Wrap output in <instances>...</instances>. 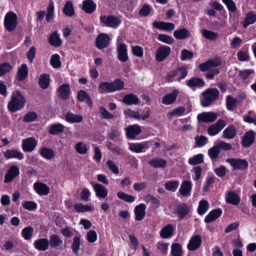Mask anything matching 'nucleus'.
<instances>
[{"instance_id": "nucleus-22", "label": "nucleus", "mask_w": 256, "mask_h": 256, "mask_svg": "<svg viewBox=\"0 0 256 256\" xmlns=\"http://www.w3.org/2000/svg\"><path fill=\"white\" fill-rule=\"evenodd\" d=\"M34 248L40 251H45L48 249L49 240L46 238H40L34 242Z\"/></svg>"}, {"instance_id": "nucleus-6", "label": "nucleus", "mask_w": 256, "mask_h": 256, "mask_svg": "<svg viewBox=\"0 0 256 256\" xmlns=\"http://www.w3.org/2000/svg\"><path fill=\"white\" fill-rule=\"evenodd\" d=\"M100 21L104 26L113 28H116L122 22L120 18L114 15L102 16Z\"/></svg>"}, {"instance_id": "nucleus-57", "label": "nucleus", "mask_w": 256, "mask_h": 256, "mask_svg": "<svg viewBox=\"0 0 256 256\" xmlns=\"http://www.w3.org/2000/svg\"><path fill=\"white\" fill-rule=\"evenodd\" d=\"M118 197L126 202H132L135 200L136 198L132 195L128 194L124 192H119L117 193Z\"/></svg>"}, {"instance_id": "nucleus-64", "label": "nucleus", "mask_w": 256, "mask_h": 256, "mask_svg": "<svg viewBox=\"0 0 256 256\" xmlns=\"http://www.w3.org/2000/svg\"><path fill=\"white\" fill-rule=\"evenodd\" d=\"M75 148L77 152L80 154H85L88 152L86 145L82 142L77 143L76 144Z\"/></svg>"}, {"instance_id": "nucleus-15", "label": "nucleus", "mask_w": 256, "mask_h": 256, "mask_svg": "<svg viewBox=\"0 0 256 256\" xmlns=\"http://www.w3.org/2000/svg\"><path fill=\"white\" fill-rule=\"evenodd\" d=\"M110 38L105 34H98L96 38V46L100 50H102L107 47L109 44Z\"/></svg>"}, {"instance_id": "nucleus-46", "label": "nucleus", "mask_w": 256, "mask_h": 256, "mask_svg": "<svg viewBox=\"0 0 256 256\" xmlns=\"http://www.w3.org/2000/svg\"><path fill=\"white\" fill-rule=\"evenodd\" d=\"M62 243V240L57 234H53L50 238L49 244L52 248H54L60 246Z\"/></svg>"}, {"instance_id": "nucleus-11", "label": "nucleus", "mask_w": 256, "mask_h": 256, "mask_svg": "<svg viewBox=\"0 0 256 256\" xmlns=\"http://www.w3.org/2000/svg\"><path fill=\"white\" fill-rule=\"evenodd\" d=\"M218 116V114L214 112H203L198 115L197 119L198 122L210 123L214 122Z\"/></svg>"}, {"instance_id": "nucleus-44", "label": "nucleus", "mask_w": 256, "mask_h": 256, "mask_svg": "<svg viewBox=\"0 0 256 256\" xmlns=\"http://www.w3.org/2000/svg\"><path fill=\"white\" fill-rule=\"evenodd\" d=\"M171 254L172 256H182L183 250L180 244L174 243L171 246Z\"/></svg>"}, {"instance_id": "nucleus-48", "label": "nucleus", "mask_w": 256, "mask_h": 256, "mask_svg": "<svg viewBox=\"0 0 256 256\" xmlns=\"http://www.w3.org/2000/svg\"><path fill=\"white\" fill-rule=\"evenodd\" d=\"M50 84V76L44 74L40 76L38 84L40 87L42 89H46L48 88Z\"/></svg>"}, {"instance_id": "nucleus-2", "label": "nucleus", "mask_w": 256, "mask_h": 256, "mask_svg": "<svg viewBox=\"0 0 256 256\" xmlns=\"http://www.w3.org/2000/svg\"><path fill=\"white\" fill-rule=\"evenodd\" d=\"M26 100L19 90H14L11 96V99L8 104V108L12 112L20 110L24 108Z\"/></svg>"}, {"instance_id": "nucleus-49", "label": "nucleus", "mask_w": 256, "mask_h": 256, "mask_svg": "<svg viewBox=\"0 0 256 256\" xmlns=\"http://www.w3.org/2000/svg\"><path fill=\"white\" fill-rule=\"evenodd\" d=\"M209 208V204L206 200H202L199 202L198 206V212L200 215H203L204 214Z\"/></svg>"}, {"instance_id": "nucleus-58", "label": "nucleus", "mask_w": 256, "mask_h": 256, "mask_svg": "<svg viewBox=\"0 0 256 256\" xmlns=\"http://www.w3.org/2000/svg\"><path fill=\"white\" fill-rule=\"evenodd\" d=\"M34 233V228L28 226L24 228L22 231V235L26 240H30Z\"/></svg>"}, {"instance_id": "nucleus-52", "label": "nucleus", "mask_w": 256, "mask_h": 256, "mask_svg": "<svg viewBox=\"0 0 256 256\" xmlns=\"http://www.w3.org/2000/svg\"><path fill=\"white\" fill-rule=\"evenodd\" d=\"M64 13L68 16H72L74 14V11L73 5L70 1H67L63 8Z\"/></svg>"}, {"instance_id": "nucleus-23", "label": "nucleus", "mask_w": 256, "mask_h": 256, "mask_svg": "<svg viewBox=\"0 0 256 256\" xmlns=\"http://www.w3.org/2000/svg\"><path fill=\"white\" fill-rule=\"evenodd\" d=\"M192 184L188 180H184L179 189V192L182 196H188L190 194Z\"/></svg>"}, {"instance_id": "nucleus-5", "label": "nucleus", "mask_w": 256, "mask_h": 256, "mask_svg": "<svg viewBox=\"0 0 256 256\" xmlns=\"http://www.w3.org/2000/svg\"><path fill=\"white\" fill-rule=\"evenodd\" d=\"M4 24L8 32L14 30L18 24L16 14L12 12H8L5 16Z\"/></svg>"}, {"instance_id": "nucleus-47", "label": "nucleus", "mask_w": 256, "mask_h": 256, "mask_svg": "<svg viewBox=\"0 0 256 256\" xmlns=\"http://www.w3.org/2000/svg\"><path fill=\"white\" fill-rule=\"evenodd\" d=\"M240 102L238 99L234 98L230 95H228L226 98V108L228 110H233L234 107L236 104Z\"/></svg>"}, {"instance_id": "nucleus-4", "label": "nucleus", "mask_w": 256, "mask_h": 256, "mask_svg": "<svg viewBox=\"0 0 256 256\" xmlns=\"http://www.w3.org/2000/svg\"><path fill=\"white\" fill-rule=\"evenodd\" d=\"M124 86V82L120 79H116L114 82H102L98 85V91L100 93H110L121 90Z\"/></svg>"}, {"instance_id": "nucleus-59", "label": "nucleus", "mask_w": 256, "mask_h": 256, "mask_svg": "<svg viewBox=\"0 0 256 256\" xmlns=\"http://www.w3.org/2000/svg\"><path fill=\"white\" fill-rule=\"evenodd\" d=\"M74 208L78 212H90L93 210L91 206L89 205H84L82 204H76L74 206Z\"/></svg>"}, {"instance_id": "nucleus-31", "label": "nucleus", "mask_w": 256, "mask_h": 256, "mask_svg": "<svg viewBox=\"0 0 256 256\" xmlns=\"http://www.w3.org/2000/svg\"><path fill=\"white\" fill-rule=\"evenodd\" d=\"M28 75V68L27 65L25 64H22L18 69L16 74V78L20 82L24 80Z\"/></svg>"}, {"instance_id": "nucleus-29", "label": "nucleus", "mask_w": 256, "mask_h": 256, "mask_svg": "<svg viewBox=\"0 0 256 256\" xmlns=\"http://www.w3.org/2000/svg\"><path fill=\"white\" fill-rule=\"evenodd\" d=\"M204 82L200 78L194 77L186 82V85L190 88H201L204 86Z\"/></svg>"}, {"instance_id": "nucleus-27", "label": "nucleus", "mask_w": 256, "mask_h": 256, "mask_svg": "<svg viewBox=\"0 0 256 256\" xmlns=\"http://www.w3.org/2000/svg\"><path fill=\"white\" fill-rule=\"evenodd\" d=\"M154 27L165 31H171L174 29L175 26L173 23L164 22H155L153 24Z\"/></svg>"}, {"instance_id": "nucleus-38", "label": "nucleus", "mask_w": 256, "mask_h": 256, "mask_svg": "<svg viewBox=\"0 0 256 256\" xmlns=\"http://www.w3.org/2000/svg\"><path fill=\"white\" fill-rule=\"evenodd\" d=\"M256 21V14L254 11H250L246 14L242 24L243 26L246 28L250 24L254 23Z\"/></svg>"}, {"instance_id": "nucleus-36", "label": "nucleus", "mask_w": 256, "mask_h": 256, "mask_svg": "<svg viewBox=\"0 0 256 256\" xmlns=\"http://www.w3.org/2000/svg\"><path fill=\"white\" fill-rule=\"evenodd\" d=\"M38 152L42 156L48 160L52 159L55 154L54 151L52 149L46 147L41 148Z\"/></svg>"}, {"instance_id": "nucleus-25", "label": "nucleus", "mask_w": 256, "mask_h": 256, "mask_svg": "<svg viewBox=\"0 0 256 256\" xmlns=\"http://www.w3.org/2000/svg\"><path fill=\"white\" fill-rule=\"evenodd\" d=\"M34 187L36 192L40 196H46L50 193V188L45 184L42 182L35 183Z\"/></svg>"}, {"instance_id": "nucleus-32", "label": "nucleus", "mask_w": 256, "mask_h": 256, "mask_svg": "<svg viewBox=\"0 0 256 256\" xmlns=\"http://www.w3.org/2000/svg\"><path fill=\"white\" fill-rule=\"evenodd\" d=\"M58 96L62 99L66 100L69 98L70 89L69 85L63 84L60 86L58 88Z\"/></svg>"}, {"instance_id": "nucleus-16", "label": "nucleus", "mask_w": 256, "mask_h": 256, "mask_svg": "<svg viewBox=\"0 0 256 256\" xmlns=\"http://www.w3.org/2000/svg\"><path fill=\"white\" fill-rule=\"evenodd\" d=\"M126 135L130 139H134L136 136L142 132V129L140 126L137 124H134L128 126L126 128Z\"/></svg>"}, {"instance_id": "nucleus-56", "label": "nucleus", "mask_w": 256, "mask_h": 256, "mask_svg": "<svg viewBox=\"0 0 256 256\" xmlns=\"http://www.w3.org/2000/svg\"><path fill=\"white\" fill-rule=\"evenodd\" d=\"M80 244V236H76L73 238V242L71 245V248L74 254H77L78 253Z\"/></svg>"}, {"instance_id": "nucleus-9", "label": "nucleus", "mask_w": 256, "mask_h": 256, "mask_svg": "<svg viewBox=\"0 0 256 256\" xmlns=\"http://www.w3.org/2000/svg\"><path fill=\"white\" fill-rule=\"evenodd\" d=\"M226 161L228 162L234 170H246L248 164L244 159H236L234 158H228Z\"/></svg>"}, {"instance_id": "nucleus-24", "label": "nucleus", "mask_w": 256, "mask_h": 256, "mask_svg": "<svg viewBox=\"0 0 256 256\" xmlns=\"http://www.w3.org/2000/svg\"><path fill=\"white\" fill-rule=\"evenodd\" d=\"M146 206L144 204H141L136 206L134 208L135 220L140 221L145 216Z\"/></svg>"}, {"instance_id": "nucleus-14", "label": "nucleus", "mask_w": 256, "mask_h": 256, "mask_svg": "<svg viewBox=\"0 0 256 256\" xmlns=\"http://www.w3.org/2000/svg\"><path fill=\"white\" fill-rule=\"evenodd\" d=\"M116 51L118 52V58L122 62H126L128 59V50L126 44H117Z\"/></svg>"}, {"instance_id": "nucleus-10", "label": "nucleus", "mask_w": 256, "mask_h": 256, "mask_svg": "<svg viewBox=\"0 0 256 256\" xmlns=\"http://www.w3.org/2000/svg\"><path fill=\"white\" fill-rule=\"evenodd\" d=\"M151 142L150 141H146L141 143H132L129 144V150L136 153L143 152L150 147Z\"/></svg>"}, {"instance_id": "nucleus-18", "label": "nucleus", "mask_w": 256, "mask_h": 256, "mask_svg": "<svg viewBox=\"0 0 256 256\" xmlns=\"http://www.w3.org/2000/svg\"><path fill=\"white\" fill-rule=\"evenodd\" d=\"M20 174L18 168L16 166H11L4 176V183L12 182Z\"/></svg>"}, {"instance_id": "nucleus-7", "label": "nucleus", "mask_w": 256, "mask_h": 256, "mask_svg": "<svg viewBox=\"0 0 256 256\" xmlns=\"http://www.w3.org/2000/svg\"><path fill=\"white\" fill-rule=\"evenodd\" d=\"M226 125L224 120H218L215 124L210 126L207 130L208 134L210 136L218 134Z\"/></svg>"}, {"instance_id": "nucleus-40", "label": "nucleus", "mask_w": 256, "mask_h": 256, "mask_svg": "<svg viewBox=\"0 0 256 256\" xmlns=\"http://www.w3.org/2000/svg\"><path fill=\"white\" fill-rule=\"evenodd\" d=\"M123 102L128 105L136 104L139 102L140 100L136 95L130 94L124 96Z\"/></svg>"}, {"instance_id": "nucleus-17", "label": "nucleus", "mask_w": 256, "mask_h": 256, "mask_svg": "<svg viewBox=\"0 0 256 256\" xmlns=\"http://www.w3.org/2000/svg\"><path fill=\"white\" fill-rule=\"evenodd\" d=\"M202 242L201 236L198 234L195 235L190 238L187 248L188 250L194 251L200 247Z\"/></svg>"}, {"instance_id": "nucleus-51", "label": "nucleus", "mask_w": 256, "mask_h": 256, "mask_svg": "<svg viewBox=\"0 0 256 256\" xmlns=\"http://www.w3.org/2000/svg\"><path fill=\"white\" fill-rule=\"evenodd\" d=\"M46 11V20L50 22L53 18L54 15V4L52 0H50Z\"/></svg>"}, {"instance_id": "nucleus-34", "label": "nucleus", "mask_w": 256, "mask_h": 256, "mask_svg": "<svg viewBox=\"0 0 256 256\" xmlns=\"http://www.w3.org/2000/svg\"><path fill=\"white\" fill-rule=\"evenodd\" d=\"M236 133V128L232 124L228 126L222 132V137L227 139L234 138Z\"/></svg>"}, {"instance_id": "nucleus-55", "label": "nucleus", "mask_w": 256, "mask_h": 256, "mask_svg": "<svg viewBox=\"0 0 256 256\" xmlns=\"http://www.w3.org/2000/svg\"><path fill=\"white\" fill-rule=\"evenodd\" d=\"M177 80L180 81L184 78L188 74V68L185 66L178 67L176 69Z\"/></svg>"}, {"instance_id": "nucleus-45", "label": "nucleus", "mask_w": 256, "mask_h": 256, "mask_svg": "<svg viewBox=\"0 0 256 256\" xmlns=\"http://www.w3.org/2000/svg\"><path fill=\"white\" fill-rule=\"evenodd\" d=\"M48 42L52 46H59L62 44V40L56 32L52 33L50 36Z\"/></svg>"}, {"instance_id": "nucleus-43", "label": "nucleus", "mask_w": 256, "mask_h": 256, "mask_svg": "<svg viewBox=\"0 0 256 256\" xmlns=\"http://www.w3.org/2000/svg\"><path fill=\"white\" fill-rule=\"evenodd\" d=\"M64 128V126L61 124L58 123L52 124L49 129L50 134L53 135H57L62 133Z\"/></svg>"}, {"instance_id": "nucleus-28", "label": "nucleus", "mask_w": 256, "mask_h": 256, "mask_svg": "<svg viewBox=\"0 0 256 256\" xmlns=\"http://www.w3.org/2000/svg\"><path fill=\"white\" fill-rule=\"evenodd\" d=\"M174 36L177 40H184L191 36L190 32L186 28H182L174 32Z\"/></svg>"}, {"instance_id": "nucleus-8", "label": "nucleus", "mask_w": 256, "mask_h": 256, "mask_svg": "<svg viewBox=\"0 0 256 256\" xmlns=\"http://www.w3.org/2000/svg\"><path fill=\"white\" fill-rule=\"evenodd\" d=\"M171 48L170 46L161 45L157 49L156 52V60L158 62L164 60L170 54Z\"/></svg>"}, {"instance_id": "nucleus-41", "label": "nucleus", "mask_w": 256, "mask_h": 256, "mask_svg": "<svg viewBox=\"0 0 256 256\" xmlns=\"http://www.w3.org/2000/svg\"><path fill=\"white\" fill-rule=\"evenodd\" d=\"M78 98L79 101L86 102L90 107L92 106V102L89 94L84 90H80L78 94Z\"/></svg>"}, {"instance_id": "nucleus-54", "label": "nucleus", "mask_w": 256, "mask_h": 256, "mask_svg": "<svg viewBox=\"0 0 256 256\" xmlns=\"http://www.w3.org/2000/svg\"><path fill=\"white\" fill-rule=\"evenodd\" d=\"M202 34L204 37L210 40H215L218 36L217 33L207 30H203Z\"/></svg>"}, {"instance_id": "nucleus-53", "label": "nucleus", "mask_w": 256, "mask_h": 256, "mask_svg": "<svg viewBox=\"0 0 256 256\" xmlns=\"http://www.w3.org/2000/svg\"><path fill=\"white\" fill-rule=\"evenodd\" d=\"M220 152V149L216 144L208 150V154L212 160L216 158Z\"/></svg>"}, {"instance_id": "nucleus-35", "label": "nucleus", "mask_w": 256, "mask_h": 256, "mask_svg": "<svg viewBox=\"0 0 256 256\" xmlns=\"http://www.w3.org/2000/svg\"><path fill=\"white\" fill-rule=\"evenodd\" d=\"M94 190L98 197L104 198L108 195V190L102 184H93Z\"/></svg>"}, {"instance_id": "nucleus-12", "label": "nucleus", "mask_w": 256, "mask_h": 256, "mask_svg": "<svg viewBox=\"0 0 256 256\" xmlns=\"http://www.w3.org/2000/svg\"><path fill=\"white\" fill-rule=\"evenodd\" d=\"M190 212V208L186 204H178L174 214L177 215L179 220L184 219Z\"/></svg>"}, {"instance_id": "nucleus-3", "label": "nucleus", "mask_w": 256, "mask_h": 256, "mask_svg": "<svg viewBox=\"0 0 256 256\" xmlns=\"http://www.w3.org/2000/svg\"><path fill=\"white\" fill-rule=\"evenodd\" d=\"M219 96L220 92L218 88H212L206 89L202 94L201 105L203 107L209 106L218 99Z\"/></svg>"}, {"instance_id": "nucleus-26", "label": "nucleus", "mask_w": 256, "mask_h": 256, "mask_svg": "<svg viewBox=\"0 0 256 256\" xmlns=\"http://www.w3.org/2000/svg\"><path fill=\"white\" fill-rule=\"evenodd\" d=\"M178 92L177 90H174L172 92L168 93L162 98V103L166 105H169L175 102Z\"/></svg>"}, {"instance_id": "nucleus-60", "label": "nucleus", "mask_w": 256, "mask_h": 256, "mask_svg": "<svg viewBox=\"0 0 256 256\" xmlns=\"http://www.w3.org/2000/svg\"><path fill=\"white\" fill-rule=\"evenodd\" d=\"M195 144L198 147H202L208 142V138L204 136H196L194 137Z\"/></svg>"}, {"instance_id": "nucleus-20", "label": "nucleus", "mask_w": 256, "mask_h": 256, "mask_svg": "<svg viewBox=\"0 0 256 256\" xmlns=\"http://www.w3.org/2000/svg\"><path fill=\"white\" fill-rule=\"evenodd\" d=\"M4 155L7 160L14 158L22 160L24 158V154L21 152L13 149L6 150L4 152Z\"/></svg>"}, {"instance_id": "nucleus-33", "label": "nucleus", "mask_w": 256, "mask_h": 256, "mask_svg": "<svg viewBox=\"0 0 256 256\" xmlns=\"http://www.w3.org/2000/svg\"><path fill=\"white\" fill-rule=\"evenodd\" d=\"M226 201L234 205H238L240 202V198L238 194L234 192L230 191L226 196Z\"/></svg>"}, {"instance_id": "nucleus-37", "label": "nucleus", "mask_w": 256, "mask_h": 256, "mask_svg": "<svg viewBox=\"0 0 256 256\" xmlns=\"http://www.w3.org/2000/svg\"><path fill=\"white\" fill-rule=\"evenodd\" d=\"M173 232V226L171 224H168L160 231V234L162 238H168L172 235Z\"/></svg>"}, {"instance_id": "nucleus-42", "label": "nucleus", "mask_w": 256, "mask_h": 256, "mask_svg": "<svg viewBox=\"0 0 256 256\" xmlns=\"http://www.w3.org/2000/svg\"><path fill=\"white\" fill-rule=\"evenodd\" d=\"M149 164L154 168H164L166 164V161L163 158H156L149 162Z\"/></svg>"}, {"instance_id": "nucleus-61", "label": "nucleus", "mask_w": 256, "mask_h": 256, "mask_svg": "<svg viewBox=\"0 0 256 256\" xmlns=\"http://www.w3.org/2000/svg\"><path fill=\"white\" fill-rule=\"evenodd\" d=\"M12 69V66L8 62H4L0 64V76H4Z\"/></svg>"}, {"instance_id": "nucleus-39", "label": "nucleus", "mask_w": 256, "mask_h": 256, "mask_svg": "<svg viewBox=\"0 0 256 256\" xmlns=\"http://www.w3.org/2000/svg\"><path fill=\"white\" fill-rule=\"evenodd\" d=\"M66 120L70 123H78L82 122L83 117L80 114H76L72 112H68L65 114Z\"/></svg>"}, {"instance_id": "nucleus-50", "label": "nucleus", "mask_w": 256, "mask_h": 256, "mask_svg": "<svg viewBox=\"0 0 256 256\" xmlns=\"http://www.w3.org/2000/svg\"><path fill=\"white\" fill-rule=\"evenodd\" d=\"M203 162L204 155L202 154L195 155L188 160V164L190 165H197Z\"/></svg>"}, {"instance_id": "nucleus-19", "label": "nucleus", "mask_w": 256, "mask_h": 256, "mask_svg": "<svg viewBox=\"0 0 256 256\" xmlns=\"http://www.w3.org/2000/svg\"><path fill=\"white\" fill-rule=\"evenodd\" d=\"M254 141V135L253 130L247 132L243 136L242 144L244 148H248L252 145Z\"/></svg>"}, {"instance_id": "nucleus-13", "label": "nucleus", "mask_w": 256, "mask_h": 256, "mask_svg": "<svg viewBox=\"0 0 256 256\" xmlns=\"http://www.w3.org/2000/svg\"><path fill=\"white\" fill-rule=\"evenodd\" d=\"M37 140L33 137L26 138L22 140V148L24 152L33 151L37 145Z\"/></svg>"}, {"instance_id": "nucleus-63", "label": "nucleus", "mask_w": 256, "mask_h": 256, "mask_svg": "<svg viewBox=\"0 0 256 256\" xmlns=\"http://www.w3.org/2000/svg\"><path fill=\"white\" fill-rule=\"evenodd\" d=\"M158 38L160 41L169 44H172L174 41L171 36L164 34H158Z\"/></svg>"}, {"instance_id": "nucleus-21", "label": "nucleus", "mask_w": 256, "mask_h": 256, "mask_svg": "<svg viewBox=\"0 0 256 256\" xmlns=\"http://www.w3.org/2000/svg\"><path fill=\"white\" fill-rule=\"evenodd\" d=\"M222 214V210L220 208H216L210 212L207 215L204 220V222L208 224L216 220Z\"/></svg>"}, {"instance_id": "nucleus-1", "label": "nucleus", "mask_w": 256, "mask_h": 256, "mask_svg": "<svg viewBox=\"0 0 256 256\" xmlns=\"http://www.w3.org/2000/svg\"><path fill=\"white\" fill-rule=\"evenodd\" d=\"M221 64L220 60H211L201 64L199 68L202 72H207L205 74L206 77L210 80L214 78L215 75L219 74L220 70L218 68Z\"/></svg>"}, {"instance_id": "nucleus-62", "label": "nucleus", "mask_w": 256, "mask_h": 256, "mask_svg": "<svg viewBox=\"0 0 256 256\" xmlns=\"http://www.w3.org/2000/svg\"><path fill=\"white\" fill-rule=\"evenodd\" d=\"M50 62L54 68H59L61 66L60 56L58 54H53L50 58Z\"/></svg>"}, {"instance_id": "nucleus-30", "label": "nucleus", "mask_w": 256, "mask_h": 256, "mask_svg": "<svg viewBox=\"0 0 256 256\" xmlns=\"http://www.w3.org/2000/svg\"><path fill=\"white\" fill-rule=\"evenodd\" d=\"M96 9V4L92 0H85L82 3V10L86 13L90 14Z\"/></svg>"}]
</instances>
